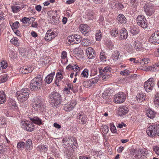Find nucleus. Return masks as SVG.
<instances>
[{
    "label": "nucleus",
    "mask_w": 159,
    "mask_h": 159,
    "mask_svg": "<svg viewBox=\"0 0 159 159\" xmlns=\"http://www.w3.org/2000/svg\"><path fill=\"white\" fill-rule=\"evenodd\" d=\"M63 103H66V104H62V105H64V110L66 111H70L71 110L75 105H76V103L73 101H69L67 102V101L65 99L63 101Z\"/></svg>",
    "instance_id": "9d476101"
},
{
    "label": "nucleus",
    "mask_w": 159,
    "mask_h": 159,
    "mask_svg": "<svg viewBox=\"0 0 159 159\" xmlns=\"http://www.w3.org/2000/svg\"><path fill=\"white\" fill-rule=\"evenodd\" d=\"M153 150L158 155H159V148L157 147L154 146L153 148Z\"/></svg>",
    "instance_id": "774afa93"
},
{
    "label": "nucleus",
    "mask_w": 159,
    "mask_h": 159,
    "mask_svg": "<svg viewBox=\"0 0 159 159\" xmlns=\"http://www.w3.org/2000/svg\"><path fill=\"white\" fill-rule=\"evenodd\" d=\"M57 36V34L51 30H48L44 37L45 40L48 41H51Z\"/></svg>",
    "instance_id": "4468645a"
},
{
    "label": "nucleus",
    "mask_w": 159,
    "mask_h": 159,
    "mask_svg": "<svg viewBox=\"0 0 159 159\" xmlns=\"http://www.w3.org/2000/svg\"><path fill=\"white\" fill-rule=\"evenodd\" d=\"M111 69L110 67L108 66L105 67L103 69H102L101 68H99L100 75H103L105 74H106L107 72L108 73L109 72L110 73V72L111 71Z\"/></svg>",
    "instance_id": "5701e85b"
},
{
    "label": "nucleus",
    "mask_w": 159,
    "mask_h": 159,
    "mask_svg": "<svg viewBox=\"0 0 159 159\" xmlns=\"http://www.w3.org/2000/svg\"><path fill=\"white\" fill-rule=\"evenodd\" d=\"M154 103L156 107H159V93H156L155 98L154 99Z\"/></svg>",
    "instance_id": "c85d7f7f"
},
{
    "label": "nucleus",
    "mask_w": 159,
    "mask_h": 159,
    "mask_svg": "<svg viewBox=\"0 0 159 159\" xmlns=\"http://www.w3.org/2000/svg\"><path fill=\"white\" fill-rule=\"evenodd\" d=\"M86 51L88 57L92 59L94 58L96 56L95 52L92 48L89 47L86 49Z\"/></svg>",
    "instance_id": "f3484780"
},
{
    "label": "nucleus",
    "mask_w": 159,
    "mask_h": 159,
    "mask_svg": "<svg viewBox=\"0 0 159 159\" xmlns=\"http://www.w3.org/2000/svg\"><path fill=\"white\" fill-rule=\"evenodd\" d=\"M71 142H72L70 146L71 148L73 149H76L78 146V144L76 139L73 138L72 140L71 139Z\"/></svg>",
    "instance_id": "72a5a7b5"
},
{
    "label": "nucleus",
    "mask_w": 159,
    "mask_h": 159,
    "mask_svg": "<svg viewBox=\"0 0 159 159\" xmlns=\"http://www.w3.org/2000/svg\"><path fill=\"white\" fill-rule=\"evenodd\" d=\"M22 127L28 131L32 132L34 129V125L31 122L27 120H22L21 122Z\"/></svg>",
    "instance_id": "20e7f679"
},
{
    "label": "nucleus",
    "mask_w": 159,
    "mask_h": 159,
    "mask_svg": "<svg viewBox=\"0 0 159 159\" xmlns=\"http://www.w3.org/2000/svg\"><path fill=\"white\" fill-rule=\"evenodd\" d=\"M25 143L24 142H20L17 144V148H24Z\"/></svg>",
    "instance_id": "603ef678"
},
{
    "label": "nucleus",
    "mask_w": 159,
    "mask_h": 159,
    "mask_svg": "<svg viewBox=\"0 0 159 159\" xmlns=\"http://www.w3.org/2000/svg\"><path fill=\"white\" fill-rule=\"evenodd\" d=\"M141 152H142V159L144 158L145 157H147L148 156V151L145 149L141 148Z\"/></svg>",
    "instance_id": "f704fd0d"
},
{
    "label": "nucleus",
    "mask_w": 159,
    "mask_h": 159,
    "mask_svg": "<svg viewBox=\"0 0 159 159\" xmlns=\"http://www.w3.org/2000/svg\"><path fill=\"white\" fill-rule=\"evenodd\" d=\"M137 24L143 28H146L148 27V22L145 16L142 15H139L136 19Z\"/></svg>",
    "instance_id": "39448f33"
},
{
    "label": "nucleus",
    "mask_w": 159,
    "mask_h": 159,
    "mask_svg": "<svg viewBox=\"0 0 159 159\" xmlns=\"http://www.w3.org/2000/svg\"><path fill=\"white\" fill-rule=\"evenodd\" d=\"M146 114L147 116L150 119H153L155 116V112L151 109H149L147 111Z\"/></svg>",
    "instance_id": "393cba45"
},
{
    "label": "nucleus",
    "mask_w": 159,
    "mask_h": 159,
    "mask_svg": "<svg viewBox=\"0 0 159 159\" xmlns=\"http://www.w3.org/2000/svg\"><path fill=\"white\" fill-rule=\"evenodd\" d=\"M130 2L131 5L134 7H136L138 4V0H130Z\"/></svg>",
    "instance_id": "6e6d98bb"
},
{
    "label": "nucleus",
    "mask_w": 159,
    "mask_h": 159,
    "mask_svg": "<svg viewBox=\"0 0 159 159\" xmlns=\"http://www.w3.org/2000/svg\"><path fill=\"white\" fill-rule=\"evenodd\" d=\"M83 84L84 87L86 88H88L91 86L89 80L84 81L83 83Z\"/></svg>",
    "instance_id": "3c124183"
},
{
    "label": "nucleus",
    "mask_w": 159,
    "mask_h": 159,
    "mask_svg": "<svg viewBox=\"0 0 159 159\" xmlns=\"http://www.w3.org/2000/svg\"><path fill=\"white\" fill-rule=\"evenodd\" d=\"M18 100L20 102H23L26 101L29 98V94L20 91L16 93Z\"/></svg>",
    "instance_id": "1a4fd4ad"
},
{
    "label": "nucleus",
    "mask_w": 159,
    "mask_h": 159,
    "mask_svg": "<svg viewBox=\"0 0 159 159\" xmlns=\"http://www.w3.org/2000/svg\"><path fill=\"white\" fill-rule=\"evenodd\" d=\"M157 126L151 125L147 128L146 132L148 135L150 136L153 137L155 136L157 132Z\"/></svg>",
    "instance_id": "ddd939ff"
},
{
    "label": "nucleus",
    "mask_w": 159,
    "mask_h": 159,
    "mask_svg": "<svg viewBox=\"0 0 159 159\" xmlns=\"http://www.w3.org/2000/svg\"><path fill=\"white\" fill-rule=\"evenodd\" d=\"M117 20L118 23L122 24H125L127 22V19L122 14H119L117 17Z\"/></svg>",
    "instance_id": "6ab92c4d"
},
{
    "label": "nucleus",
    "mask_w": 159,
    "mask_h": 159,
    "mask_svg": "<svg viewBox=\"0 0 159 159\" xmlns=\"http://www.w3.org/2000/svg\"><path fill=\"white\" fill-rule=\"evenodd\" d=\"M120 53L119 51H116L115 53L113 55L112 57L113 59L115 60H116L118 59L120 57Z\"/></svg>",
    "instance_id": "37998d69"
},
{
    "label": "nucleus",
    "mask_w": 159,
    "mask_h": 159,
    "mask_svg": "<svg viewBox=\"0 0 159 159\" xmlns=\"http://www.w3.org/2000/svg\"><path fill=\"white\" fill-rule=\"evenodd\" d=\"M101 32L100 30L98 31L97 33H96L95 34L96 39L97 40L99 41L101 37Z\"/></svg>",
    "instance_id": "8fccbe9b"
},
{
    "label": "nucleus",
    "mask_w": 159,
    "mask_h": 159,
    "mask_svg": "<svg viewBox=\"0 0 159 159\" xmlns=\"http://www.w3.org/2000/svg\"><path fill=\"white\" fill-rule=\"evenodd\" d=\"M6 101V97L3 91L0 92V104H3Z\"/></svg>",
    "instance_id": "a878e982"
},
{
    "label": "nucleus",
    "mask_w": 159,
    "mask_h": 159,
    "mask_svg": "<svg viewBox=\"0 0 159 159\" xmlns=\"http://www.w3.org/2000/svg\"><path fill=\"white\" fill-rule=\"evenodd\" d=\"M155 81L153 78H150L146 81L144 84V88L147 92H150L155 86Z\"/></svg>",
    "instance_id": "423d86ee"
},
{
    "label": "nucleus",
    "mask_w": 159,
    "mask_h": 159,
    "mask_svg": "<svg viewBox=\"0 0 159 159\" xmlns=\"http://www.w3.org/2000/svg\"><path fill=\"white\" fill-rule=\"evenodd\" d=\"M2 69H6L7 67V63L4 61L1 62V66Z\"/></svg>",
    "instance_id": "5fc2aeb1"
},
{
    "label": "nucleus",
    "mask_w": 159,
    "mask_h": 159,
    "mask_svg": "<svg viewBox=\"0 0 159 159\" xmlns=\"http://www.w3.org/2000/svg\"><path fill=\"white\" fill-rule=\"evenodd\" d=\"M110 129L113 133H115L116 131V127L112 123H110Z\"/></svg>",
    "instance_id": "49530a36"
},
{
    "label": "nucleus",
    "mask_w": 159,
    "mask_h": 159,
    "mask_svg": "<svg viewBox=\"0 0 159 159\" xmlns=\"http://www.w3.org/2000/svg\"><path fill=\"white\" fill-rule=\"evenodd\" d=\"M11 8L12 9V11L13 12L17 13L19 11V10L20 9V6H11Z\"/></svg>",
    "instance_id": "4c0bfd02"
},
{
    "label": "nucleus",
    "mask_w": 159,
    "mask_h": 159,
    "mask_svg": "<svg viewBox=\"0 0 159 159\" xmlns=\"http://www.w3.org/2000/svg\"><path fill=\"white\" fill-rule=\"evenodd\" d=\"M116 7L119 9H122L124 8V5L121 3H119V2H116Z\"/></svg>",
    "instance_id": "69168bd1"
},
{
    "label": "nucleus",
    "mask_w": 159,
    "mask_h": 159,
    "mask_svg": "<svg viewBox=\"0 0 159 159\" xmlns=\"http://www.w3.org/2000/svg\"><path fill=\"white\" fill-rule=\"evenodd\" d=\"M119 31L118 29L115 28L112 29L111 31V34L113 36H116L118 35Z\"/></svg>",
    "instance_id": "ea45409f"
},
{
    "label": "nucleus",
    "mask_w": 159,
    "mask_h": 159,
    "mask_svg": "<svg viewBox=\"0 0 159 159\" xmlns=\"http://www.w3.org/2000/svg\"><path fill=\"white\" fill-rule=\"evenodd\" d=\"M128 37L127 31L125 28H122L120 30V38L123 40L126 39Z\"/></svg>",
    "instance_id": "aec40b11"
},
{
    "label": "nucleus",
    "mask_w": 159,
    "mask_h": 159,
    "mask_svg": "<svg viewBox=\"0 0 159 159\" xmlns=\"http://www.w3.org/2000/svg\"><path fill=\"white\" fill-rule=\"evenodd\" d=\"M145 95L143 93H138L137 94L136 98L138 101L142 102L145 99Z\"/></svg>",
    "instance_id": "c756f323"
},
{
    "label": "nucleus",
    "mask_w": 159,
    "mask_h": 159,
    "mask_svg": "<svg viewBox=\"0 0 159 159\" xmlns=\"http://www.w3.org/2000/svg\"><path fill=\"white\" fill-rule=\"evenodd\" d=\"M100 57L101 60L102 61L106 58V56L104 52H102L100 53Z\"/></svg>",
    "instance_id": "680f3d73"
},
{
    "label": "nucleus",
    "mask_w": 159,
    "mask_h": 159,
    "mask_svg": "<svg viewBox=\"0 0 159 159\" xmlns=\"http://www.w3.org/2000/svg\"><path fill=\"white\" fill-rule=\"evenodd\" d=\"M129 111L128 108L127 107L125 106H121L118 108V114L119 116H122L127 113Z\"/></svg>",
    "instance_id": "dca6fc26"
},
{
    "label": "nucleus",
    "mask_w": 159,
    "mask_h": 159,
    "mask_svg": "<svg viewBox=\"0 0 159 159\" xmlns=\"http://www.w3.org/2000/svg\"><path fill=\"white\" fill-rule=\"evenodd\" d=\"M42 82L41 75H38L31 81L30 86V89L34 91L40 89L41 88Z\"/></svg>",
    "instance_id": "7ed1b4c3"
},
{
    "label": "nucleus",
    "mask_w": 159,
    "mask_h": 159,
    "mask_svg": "<svg viewBox=\"0 0 159 159\" xmlns=\"http://www.w3.org/2000/svg\"><path fill=\"white\" fill-rule=\"evenodd\" d=\"M56 78L57 79H59V80L61 81L63 79V77L62 74L61 73L58 72L57 74Z\"/></svg>",
    "instance_id": "052dcab7"
},
{
    "label": "nucleus",
    "mask_w": 159,
    "mask_h": 159,
    "mask_svg": "<svg viewBox=\"0 0 159 159\" xmlns=\"http://www.w3.org/2000/svg\"><path fill=\"white\" fill-rule=\"evenodd\" d=\"M141 151V148H139L138 150H134L133 152L134 153L133 155H134V157L135 159H142V156Z\"/></svg>",
    "instance_id": "412c9836"
},
{
    "label": "nucleus",
    "mask_w": 159,
    "mask_h": 159,
    "mask_svg": "<svg viewBox=\"0 0 159 159\" xmlns=\"http://www.w3.org/2000/svg\"><path fill=\"white\" fill-rule=\"evenodd\" d=\"M81 123L83 124H86L87 121V117L85 116H83V117L81 119Z\"/></svg>",
    "instance_id": "0e129e2a"
},
{
    "label": "nucleus",
    "mask_w": 159,
    "mask_h": 159,
    "mask_svg": "<svg viewBox=\"0 0 159 159\" xmlns=\"http://www.w3.org/2000/svg\"><path fill=\"white\" fill-rule=\"evenodd\" d=\"M81 44L84 46H88L91 44V43L90 40L86 38H85L82 40Z\"/></svg>",
    "instance_id": "cd10ccee"
},
{
    "label": "nucleus",
    "mask_w": 159,
    "mask_h": 159,
    "mask_svg": "<svg viewBox=\"0 0 159 159\" xmlns=\"http://www.w3.org/2000/svg\"><path fill=\"white\" fill-rule=\"evenodd\" d=\"M32 107L36 111H43L45 106L43 103L41 97L39 95L34 97L32 99Z\"/></svg>",
    "instance_id": "f257e3e1"
},
{
    "label": "nucleus",
    "mask_w": 159,
    "mask_h": 159,
    "mask_svg": "<svg viewBox=\"0 0 159 159\" xmlns=\"http://www.w3.org/2000/svg\"><path fill=\"white\" fill-rule=\"evenodd\" d=\"M80 35L77 34L72 35L68 38V41L71 43V44H76L80 42L81 39Z\"/></svg>",
    "instance_id": "9b49d317"
},
{
    "label": "nucleus",
    "mask_w": 159,
    "mask_h": 159,
    "mask_svg": "<svg viewBox=\"0 0 159 159\" xmlns=\"http://www.w3.org/2000/svg\"><path fill=\"white\" fill-rule=\"evenodd\" d=\"M102 75V80L104 81L108 79L110 76V75L109 74H106Z\"/></svg>",
    "instance_id": "13d9d810"
},
{
    "label": "nucleus",
    "mask_w": 159,
    "mask_h": 159,
    "mask_svg": "<svg viewBox=\"0 0 159 159\" xmlns=\"http://www.w3.org/2000/svg\"><path fill=\"white\" fill-rule=\"evenodd\" d=\"M80 31L84 35H88L90 31L89 27L87 25L81 24L80 25Z\"/></svg>",
    "instance_id": "2eb2a0df"
},
{
    "label": "nucleus",
    "mask_w": 159,
    "mask_h": 159,
    "mask_svg": "<svg viewBox=\"0 0 159 159\" xmlns=\"http://www.w3.org/2000/svg\"><path fill=\"white\" fill-rule=\"evenodd\" d=\"M140 64L142 65L144 64H147L149 61L148 58H143V59H140Z\"/></svg>",
    "instance_id": "79ce46f5"
},
{
    "label": "nucleus",
    "mask_w": 159,
    "mask_h": 159,
    "mask_svg": "<svg viewBox=\"0 0 159 159\" xmlns=\"http://www.w3.org/2000/svg\"><path fill=\"white\" fill-rule=\"evenodd\" d=\"M158 66L156 64L148 66L147 68L146 69L147 70L150 71H155L156 70Z\"/></svg>",
    "instance_id": "c9c22d12"
},
{
    "label": "nucleus",
    "mask_w": 159,
    "mask_h": 159,
    "mask_svg": "<svg viewBox=\"0 0 159 159\" xmlns=\"http://www.w3.org/2000/svg\"><path fill=\"white\" fill-rule=\"evenodd\" d=\"M139 30L135 27L132 28L131 30V33L134 35H136L139 33Z\"/></svg>",
    "instance_id": "c03bdc74"
},
{
    "label": "nucleus",
    "mask_w": 159,
    "mask_h": 159,
    "mask_svg": "<svg viewBox=\"0 0 159 159\" xmlns=\"http://www.w3.org/2000/svg\"><path fill=\"white\" fill-rule=\"evenodd\" d=\"M19 52L22 56H27L28 55V51H26V49L22 48L19 50Z\"/></svg>",
    "instance_id": "7c9ffc66"
},
{
    "label": "nucleus",
    "mask_w": 159,
    "mask_h": 159,
    "mask_svg": "<svg viewBox=\"0 0 159 159\" xmlns=\"http://www.w3.org/2000/svg\"><path fill=\"white\" fill-rule=\"evenodd\" d=\"M126 98L125 94L122 92H119L114 96V102L116 103H123Z\"/></svg>",
    "instance_id": "0eeeda50"
},
{
    "label": "nucleus",
    "mask_w": 159,
    "mask_h": 159,
    "mask_svg": "<svg viewBox=\"0 0 159 159\" xmlns=\"http://www.w3.org/2000/svg\"><path fill=\"white\" fill-rule=\"evenodd\" d=\"M6 119L3 117L0 118V125H4L6 124Z\"/></svg>",
    "instance_id": "bf43d9fd"
},
{
    "label": "nucleus",
    "mask_w": 159,
    "mask_h": 159,
    "mask_svg": "<svg viewBox=\"0 0 159 159\" xmlns=\"http://www.w3.org/2000/svg\"><path fill=\"white\" fill-rule=\"evenodd\" d=\"M20 91L26 93H27L29 94H30V89H29L24 88L22 89Z\"/></svg>",
    "instance_id": "338daca9"
},
{
    "label": "nucleus",
    "mask_w": 159,
    "mask_h": 159,
    "mask_svg": "<svg viewBox=\"0 0 159 159\" xmlns=\"http://www.w3.org/2000/svg\"><path fill=\"white\" fill-rule=\"evenodd\" d=\"M72 70L75 72H79L80 70V68L76 65H73Z\"/></svg>",
    "instance_id": "e2e57ef3"
},
{
    "label": "nucleus",
    "mask_w": 159,
    "mask_h": 159,
    "mask_svg": "<svg viewBox=\"0 0 159 159\" xmlns=\"http://www.w3.org/2000/svg\"><path fill=\"white\" fill-rule=\"evenodd\" d=\"M26 147L28 148H30L32 147V143L31 139H29L26 141Z\"/></svg>",
    "instance_id": "09e8293b"
},
{
    "label": "nucleus",
    "mask_w": 159,
    "mask_h": 159,
    "mask_svg": "<svg viewBox=\"0 0 159 159\" xmlns=\"http://www.w3.org/2000/svg\"><path fill=\"white\" fill-rule=\"evenodd\" d=\"M130 71L129 70L126 69L123 71H121L120 72V74L123 75H128L130 73Z\"/></svg>",
    "instance_id": "864d4df0"
},
{
    "label": "nucleus",
    "mask_w": 159,
    "mask_h": 159,
    "mask_svg": "<svg viewBox=\"0 0 159 159\" xmlns=\"http://www.w3.org/2000/svg\"><path fill=\"white\" fill-rule=\"evenodd\" d=\"M109 130L108 127L106 125H104L102 126V131L105 134H107Z\"/></svg>",
    "instance_id": "de8ad7c7"
},
{
    "label": "nucleus",
    "mask_w": 159,
    "mask_h": 159,
    "mask_svg": "<svg viewBox=\"0 0 159 159\" xmlns=\"http://www.w3.org/2000/svg\"><path fill=\"white\" fill-rule=\"evenodd\" d=\"M49 102L55 107H58L61 102V95L57 92H53L49 95Z\"/></svg>",
    "instance_id": "f03ea898"
},
{
    "label": "nucleus",
    "mask_w": 159,
    "mask_h": 159,
    "mask_svg": "<svg viewBox=\"0 0 159 159\" xmlns=\"http://www.w3.org/2000/svg\"><path fill=\"white\" fill-rule=\"evenodd\" d=\"M37 149L40 152H42L44 153L47 150V148L45 145H39L37 147Z\"/></svg>",
    "instance_id": "2f4dec72"
},
{
    "label": "nucleus",
    "mask_w": 159,
    "mask_h": 159,
    "mask_svg": "<svg viewBox=\"0 0 159 159\" xmlns=\"http://www.w3.org/2000/svg\"><path fill=\"white\" fill-rule=\"evenodd\" d=\"M81 75L83 77H88L89 75V70L87 69H85L82 72Z\"/></svg>",
    "instance_id": "a19ab883"
},
{
    "label": "nucleus",
    "mask_w": 159,
    "mask_h": 159,
    "mask_svg": "<svg viewBox=\"0 0 159 159\" xmlns=\"http://www.w3.org/2000/svg\"><path fill=\"white\" fill-rule=\"evenodd\" d=\"M150 42L154 44L159 43V30L155 31L149 38Z\"/></svg>",
    "instance_id": "f8f14e48"
},
{
    "label": "nucleus",
    "mask_w": 159,
    "mask_h": 159,
    "mask_svg": "<svg viewBox=\"0 0 159 159\" xmlns=\"http://www.w3.org/2000/svg\"><path fill=\"white\" fill-rule=\"evenodd\" d=\"M8 77V75L6 74L0 76V83L6 82L7 80Z\"/></svg>",
    "instance_id": "473e14b6"
},
{
    "label": "nucleus",
    "mask_w": 159,
    "mask_h": 159,
    "mask_svg": "<svg viewBox=\"0 0 159 159\" xmlns=\"http://www.w3.org/2000/svg\"><path fill=\"white\" fill-rule=\"evenodd\" d=\"M55 74V72L53 71L48 75L45 79V82L48 84L51 83L53 80Z\"/></svg>",
    "instance_id": "a211bd4d"
},
{
    "label": "nucleus",
    "mask_w": 159,
    "mask_h": 159,
    "mask_svg": "<svg viewBox=\"0 0 159 159\" xmlns=\"http://www.w3.org/2000/svg\"><path fill=\"white\" fill-rule=\"evenodd\" d=\"M16 103V102L14 100L10 99L8 103L10 108L14 110H16L18 108V107Z\"/></svg>",
    "instance_id": "4be33fe9"
},
{
    "label": "nucleus",
    "mask_w": 159,
    "mask_h": 159,
    "mask_svg": "<svg viewBox=\"0 0 159 159\" xmlns=\"http://www.w3.org/2000/svg\"><path fill=\"white\" fill-rule=\"evenodd\" d=\"M10 25L12 30L17 29L19 28L20 26V24L19 22L16 21L13 23L12 25Z\"/></svg>",
    "instance_id": "58836bf2"
},
{
    "label": "nucleus",
    "mask_w": 159,
    "mask_h": 159,
    "mask_svg": "<svg viewBox=\"0 0 159 159\" xmlns=\"http://www.w3.org/2000/svg\"><path fill=\"white\" fill-rule=\"evenodd\" d=\"M134 47L137 50L141 49L142 47V43L139 41H135L134 44Z\"/></svg>",
    "instance_id": "bb28decb"
},
{
    "label": "nucleus",
    "mask_w": 159,
    "mask_h": 159,
    "mask_svg": "<svg viewBox=\"0 0 159 159\" xmlns=\"http://www.w3.org/2000/svg\"><path fill=\"white\" fill-rule=\"evenodd\" d=\"M89 80L90 82V84L92 86L93 84L97 83L98 80V79L97 78H95Z\"/></svg>",
    "instance_id": "a18cd8bd"
},
{
    "label": "nucleus",
    "mask_w": 159,
    "mask_h": 159,
    "mask_svg": "<svg viewBox=\"0 0 159 159\" xmlns=\"http://www.w3.org/2000/svg\"><path fill=\"white\" fill-rule=\"evenodd\" d=\"M11 43L13 44L15 46L18 45V39L15 37L12 38L10 40Z\"/></svg>",
    "instance_id": "e433bc0d"
},
{
    "label": "nucleus",
    "mask_w": 159,
    "mask_h": 159,
    "mask_svg": "<svg viewBox=\"0 0 159 159\" xmlns=\"http://www.w3.org/2000/svg\"><path fill=\"white\" fill-rule=\"evenodd\" d=\"M144 10L146 15L148 16H151L155 12L154 7L151 4L146 3L144 6Z\"/></svg>",
    "instance_id": "6e6552de"
},
{
    "label": "nucleus",
    "mask_w": 159,
    "mask_h": 159,
    "mask_svg": "<svg viewBox=\"0 0 159 159\" xmlns=\"http://www.w3.org/2000/svg\"><path fill=\"white\" fill-rule=\"evenodd\" d=\"M30 120L33 123H34L39 125H40L42 124V120L37 116H34L30 119Z\"/></svg>",
    "instance_id": "b1692460"
},
{
    "label": "nucleus",
    "mask_w": 159,
    "mask_h": 159,
    "mask_svg": "<svg viewBox=\"0 0 159 159\" xmlns=\"http://www.w3.org/2000/svg\"><path fill=\"white\" fill-rule=\"evenodd\" d=\"M30 19L31 18L25 17L21 19V21L24 23H27L29 22Z\"/></svg>",
    "instance_id": "4d7b16f0"
}]
</instances>
